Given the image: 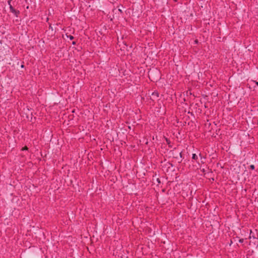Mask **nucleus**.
I'll return each mask as SVG.
<instances>
[{
    "mask_svg": "<svg viewBox=\"0 0 258 258\" xmlns=\"http://www.w3.org/2000/svg\"><path fill=\"white\" fill-rule=\"evenodd\" d=\"M159 97V93L158 92H154L152 93L151 96V99L153 101H155L158 99Z\"/></svg>",
    "mask_w": 258,
    "mask_h": 258,
    "instance_id": "nucleus-1",
    "label": "nucleus"
},
{
    "mask_svg": "<svg viewBox=\"0 0 258 258\" xmlns=\"http://www.w3.org/2000/svg\"><path fill=\"white\" fill-rule=\"evenodd\" d=\"M10 9L11 12L13 13L16 17H18V15L19 14V12L14 9L12 5H10Z\"/></svg>",
    "mask_w": 258,
    "mask_h": 258,
    "instance_id": "nucleus-2",
    "label": "nucleus"
},
{
    "mask_svg": "<svg viewBox=\"0 0 258 258\" xmlns=\"http://www.w3.org/2000/svg\"><path fill=\"white\" fill-rule=\"evenodd\" d=\"M254 168H255V167H254V165H251L250 166V168L251 169H252V170L254 169Z\"/></svg>",
    "mask_w": 258,
    "mask_h": 258,
    "instance_id": "nucleus-3",
    "label": "nucleus"
},
{
    "mask_svg": "<svg viewBox=\"0 0 258 258\" xmlns=\"http://www.w3.org/2000/svg\"><path fill=\"white\" fill-rule=\"evenodd\" d=\"M243 241H244L243 239H239V242L240 243H242L243 242Z\"/></svg>",
    "mask_w": 258,
    "mask_h": 258,
    "instance_id": "nucleus-4",
    "label": "nucleus"
},
{
    "mask_svg": "<svg viewBox=\"0 0 258 258\" xmlns=\"http://www.w3.org/2000/svg\"><path fill=\"white\" fill-rule=\"evenodd\" d=\"M194 156H195V160H197L198 159V156L195 153Z\"/></svg>",
    "mask_w": 258,
    "mask_h": 258,
    "instance_id": "nucleus-5",
    "label": "nucleus"
},
{
    "mask_svg": "<svg viewBox=\"0 0 258 258\" xmlns=\"http://www.w3.org/2000/svg\"><path fill=\"white\" fill-rule=\"evenodd\" d=\"M8 3L9 5L10 6V5H11V0L8 1Z\"/></svg>",
    "mask_w": 258,
    "mask_h": 258,
    "instance_id": "nucleus-6",
    "label": "nucleus"
},
{
    "mask_svg": "<svg viewBox=\"0 0 258 258\" xmlns=\"http://www.w3.org/2000/svg\"><path fill=\"white\" fill-rule=\"evenodd\" d=\"M70 39H73L74 38V37L73 36L70 35Z\"/></svg>",
    "mask_w": 258,
    "mask_h": 258,
    "instance_id": "nucleus-7",
    "label": "nucleus"
},
{
    "mask_svg": "<svg viewBox=\"0 0 258 258\" xmlns=\"http://www.w3.org/2000/svg\"><path fill=\"white\" fill-rule=\"evenodd\" d=\"M28 148L27 147H25L22 150H27Z\"/></svg>",
    "mask_w": 258,
    "mask_h": 258,
    "instance_id": "nucleus-8",
    "label": "nucleus"
},
{
    "mask_svg": "<svg viewBox=\"0 0 258 258\" xmlns=\"http://www.w3.org/2000/svg\"><path fill=\"white\" fill-rule=\"evenodd\" d=\"M194 42L196 43H198V41L197 40H195Z\"/></svg>",
    "mask_w": 258,
    "mask_h": 258,
    "instance_id": "nucleus-9",
    "label": "nucleus"
},
{
    "mask_svg": "<svg viewBox=\"0 0 258 258\" xmlns=\"http://www.w3.org/2000/svg\"><path fill=\"white\" fill-rule=\"evenodd\" d=\"M118 11H119V12H122L121 10V9H118Z\"/></svg>",
    "mask_w": 258,
    "mask_h": 258,
    "instance_id": "nucleus-10",
    "label": "nucleus"
},
{
    "mask_svg": "<svg viewBox=\"0 0 258 258\" xmlns=\"http://www.w3.org/2000/svg\"><path fill=\"white\" fill-rule=\"evenodd\" d=\"M192 159H194V154L192 155Z\"/></svg>",
    "mask_w": 258,
    "mask_h": 258,
    "instance_id": "nucleus-11",
    "label": "nucleus"
},
{
    "mask_svg": "<svg viewBox=\"0 0 258 258\" xmlns=\"http://www.w3.org/2000/svg\"><path fill=\"white\" fill-rule=\"evenodd\" d=\"M23 67H24V65H22L21 68H23Z\"/></svg>",
    "mask_w": 258,
    "mask_h": 258,
    "instance_id": "nucleus-12",
    "label": "nucleus"
},
{
    "mask_svg": "<svg viewBox=\"0 0 258 258\" xmlns=\"http://www.w3.org/2000/svg\"><path fill=\"white\" fill-rule=\"evenodd\" d=\"M257 85H258V82H256Z\"/></svg>",
    "mask_w": 258,
    "mask_h": 258,
    "instance_id": "nucleus-13",
    "label": "nucleus"
},
{
    "mask_svg": "<svg viewBox=\"0 0 258 258\" xmlns=\"http://www.w3.org/2000/svg\"><path fill=\"white\" fill-rule=\"evenodd\" d=\"M175 2H176L177 0H174Z\"/></svg>",
    "mask_w": 258,
    "mask_h": 258,
    "instance_id": "nucleus-14",
    "label": "nucleus"
}]
</instances>
